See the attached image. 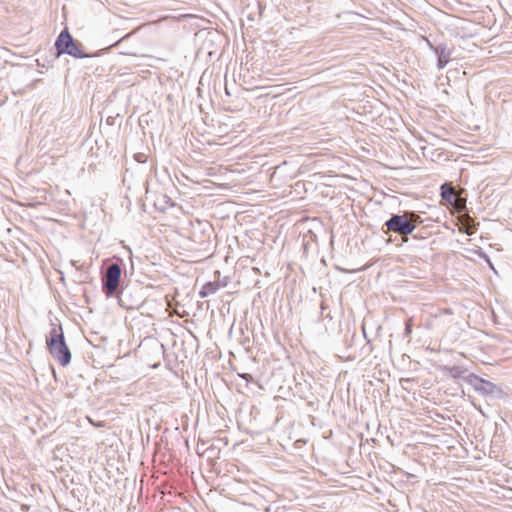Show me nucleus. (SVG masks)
Wrapping results in <instances>:
<instances>
[{
    "label": "nucleus",
    "mask_w": 512,
    "mask_h": 512,
    "mask_svg": "<svg viewBox=\"0 0 512 512\" xmlns=\"http://www.w3.org/2000/svg\"><path fill=\"white\" fill-rule=\"evenodd\" d=\"M219 288H220V285L218 282H216V281L207 282L206 284L203 285V287L199 291V296L201 298L208 297L212 294H215Z\"/></svg>",
    "instance_id": "nucleus-7"
},
{
    "label": "nucleus",
    "mask_w": 512,
    "mask_h": 512,
    "mask_svg": "<svg viewBox=\"0 0 512 512\" xmlns=\"http://www.w3.org/2000/svg\"><path fill=\"white\" fill-rule=\"evenodd\" d=\"M429 46L437 55V68L442 70L451 60L452 49L444 43H440L437 46L429 43Z\"/></svg>",
    "instance_id": "nucleus-5"
},
{
    "label": "nucleus",
    "mask_w": 512,
    "mask_h": 512,
    "mask_svg": "<svg viewBox=\"0 0 512 512\" xmlns=\"http://www.w3.org/2000/svg\"><path fill=\"white\" fill-rule=\"evenodd\" d=\"M469 382L474 387V389L483 394V395H491L497 389L496 385L490 381L484 380L475 374H471L469 376Z\"/></svg>",
    "instance_id": "nucleus-6"
},
{
    "label": "nucleus",
    "mask_w": 512,
    "mask_h": 512,
    "mask_svg": "<svg viewBox=\"0 0 512 512\" xmlns=\"http://www.w3.org/2000/svg\"><path fill=\"white\" fill-rule=\"evenodd\" d=\"M46 344L50 354L62 366H67L71 362V352L65 342L64 333L60 324H52Z\"/></svg>",
    "instance_id": "nucleus-1"
},
{
    "label": "nucleus",
    "mask_w": 512,
    "mask_h": 512,
    "mask_svg": "<svg viewBox=\"0 0 512 512\" xmlns=\"http://www.w3.org/2000/svg\"><path fill=\"white\" fill-rule=\"evenodd\" d=\"M82 45L76 42L67 29L61 31L55 42V48L59 55L68 54L75 58H84L87 56L82 49Z\"/></svg>",
    "instance_id": "nucleus-3"
},
{
    "label": "nucleus",
    "mask_w": 512,
    "mask_h": 512,
    "mask_svg": "<svg viewBox=\"0 0 512 512\" xmlns=\"http://www.w3.org/2000/svg\"><path fill=\"white\" fill-rule=\"evenodd\" d=\"M122 269L118 263L108 265L102 277V290L107 297L114 296L118 289L121 279Z\"/></svg>",
    "instance_id": "nucleus-4"
},
{
    "label": "nucleus",
    "mask_w": 512,
    "mask_h": 512,
    "mask_svg": "<svg viewBox=\"0 0 512 512\" xmlns=\"http://www.w3.org/2000/svg\"><path fill=\"white\" fill-rule=\"evenodd\" d=\"M420 222V216L415 212H405L403 214H392L384 223L388 232H393L401 236L403 242L408 241V235L412 234Z\"/></svg>",
    "instance_id": "nucleus-2"
},
{
    "label": "nucleus",
    "mask_w": 512,
    "mask_h": 512,
    "mask_svg": "<svg viewBox=\"0 0 512 512\" xmlns=\"http://www.w3.org/2000/svg\"><path fill=\"white\" fill-rule=\"evenodd\" d=\"M411 333H412V318H410L406 322L404 335H405V337H409Z\"/></svg>",
    "instance_id": "nucleus-9"
},
{
    "label": "nucleus",
    "mask_w": 512,
    "mask_h": 512,
    "mask_svg": "<svg viewBox=\"0 0 512 512\" xmlns=\"http://www.w3.org/2000/svg\"><path fill=\"white\" fill-rule=\"evenodd\" d=\"M240 377L245 379L248 382L253 379L252 376L250 374H247V373L240 375Z\"/></svg>",
    "instance_id": "nucleus-10"
},
{
    "label": "nucleus",
    "mask_w": 512,
    "mask_h": 512,
    "mask_svg": "<svg viewBox=\"0 0 512 512\" xmlns=\"http://www.w3.org/2000/svg\"><path fill=\"white\" fill-rule=\"evenodd\" d=\"M455 195L454 187L449 183H444L441 186V197L443 200L451 203L452 198Z\"/></svg>",
    "instance_id": "nucleus-8"
},
{
    "label": "nucleus",
    "mask_w": 512,
    "mask_h": 512,
    "mask_svg": "<svg viewBox=\"0 0 512 512\" xmlns=\"http://www.w3.org/2000/svg\"><path fill=\"white\" fill-rule=\"evenodd\" d=\"M143 156H144L143 154H137V155H136V160H137V161H139V162H142V161H143V160H142V157H143Z\"/></svg>",
    "instance_id": "nucleus-11"
}]
</instances>
